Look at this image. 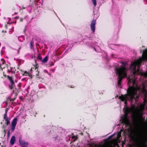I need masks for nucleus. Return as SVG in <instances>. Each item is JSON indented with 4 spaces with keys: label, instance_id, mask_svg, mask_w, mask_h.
I'll list each match as a JSON object with an SVG mask.
<instances>
[{
    "label": "nucleus",
    "instance_id": "1",
    "mask_svg": "<svg viewBox=\"0 0 147 147\" xmlns=\"http://www.w3.org/2000/svg\"><path fill=\"white\" fill-rule=\"evenodd\" d=\"M137 90L134 88L131 87L129 88L127 91V93L126 94H122L119 96V98L122 101H124L125 105L127 104V100L132 102L133 100L136 101L139 98V96L137 95Z\"/></svg>",
    "mask_w": 147,
    "mask_h": 147
},
{
    "label": "nucleus",
    "instance_id": "2",
    "mask_svg": "<svg viewBox=\"0 0 147 147\" xmlns=\"http://www.w3.org/2000/svg\"><path fill=\"white\" fill-rule=\"evenodd\" d=\"M147 61V49L144 50L143 52L142 57L140 58L139 59L136 61L131 63V68L134 70L133 73V76H135L136 74H138V70H136L137 66H139L142 63V61Z\"/></svg>",
    "mask_w": 147,
    "mask_h": 147
},
{
    "label": "nucleus",
    "instance_id": "3",
    "mask_svg": "<svg viewBox=\"0 0 147 147\" xmlns=\"http://www.w3.org/2000/svg\"><path fill=\"white\" fill-rule=\"evenodd\" d=\"M131 109L129 108H127L125 111V115H123L121 119V121L122 123L126 125H127L129 123V120L127 117L128 113L131 112Z\"/></svg>",
    "mask_w": 147,
    "mask_h": 147
},
{
    "label": "nucleus",
    "instance_id": "4",
    "mask_svg": "<svg viewBox=\"0 0 147 147\" xmlns=\"http://www.w3.org/2000/svg\"><path fill=\"white\" fill-rule=\"evenodd\" d=\"M147 141V127L144 131L140 133L139 136V140L138 143L142 142H145Z\"/></svg>",
    "mask_w": 147,
    "mask_h": 147
},
{
    "label": "nucleus",
    "instance_id": "5",
    "mask_svg": "<svg viewBox=\"0 0 147 147\" xmlns=\"http://www.w3.org/2000/svg\"><path fill=\"white\" fill-rule=\"evenodd\" d=\"M121 63L122 65L120 68L116 69V71L123 73L124 74H127V69L126 68L125 66L127 65V63L126 62H122Z\"/></svg>",
    "mask_w": 147,
    "mask_h": 147
},
{
    "label": "nucleus",
    "instance_id": "6",
    "mask_svg": "<svg viewBox=\"0 0 147 147\" xmlns=\"http://www.w3.org/2000/svg\"><path fill=\"white\" fill-rule=\"evenodd\" d=\"M37 65H34L33 67H32L30 71L31 72H33V76H35L37 78H40V76L39 75V72L38 70Z\"/></svg>",
    "mask_w": 147,
    "mask_h": 147
},
{
    "label": "nucleus",
    "instance_id": "7",
    "mask_svg": "<svg viewBox=\"0 0 147 147\" xmlns=\"http://www.w3.org/2000/svg\"><path fill=\"white\" fill-rule=\"evenodd\" d=\"M116 74L118 75V85H120L121 81L123 78H125L127 77V74H124L123 73L121 72H117Z\"/></svg>",
    "mask_w": 147,
    "mask_h": 147
},
{
    "label": "nucleus",
    "instance_id": "8",
    "mask_svg": "<svg viewBox=\"0 0 147 147\" xmlns=\"http://www.w3.org/2000/svg\"><path fill=\"white\" fill-rule=\"evenodd\" d=\"M89 147H113L107 143H105L102 145H98L93 143L89 144Z\"/></svg>",
    "mask_w": 147,
    "mask_h": 147
},
{
    "label": "nucleus",
    "instance_id": "9",
    "mask_svg": "<svg viewBox=\"0 0 147 147\" xmlns=\"http://www.w3.org/2000/svg\"><path fill=\"white\" fill-rule=\"evenodd\" d=\"M18 119L16 118H14L11 122L10 126L11 129L13 132L14 131Z\"/></svg>",
    "mask_w": 147,
    "mask_h": 147
},
{
    "label": "nucleus",
    "instance_id": "10",
    "mask_svg": "<svg viewBox=\"0 0 147 147\" xmlns=\"http://www.w3.org/2000/svg\"><path fill=\"white\" fill-rule=\"evenodd\" d=\"M96 24V20L94 19L91 22L90 24L91 29L93 32L95 30V25Z\"/></svg>",
    "mask_w": 147,
    "mask_h": 147
},
{
    "label": "nucleus",
    "instance_id": "11",
    "mask_svg": "<svg viewBox=\"0 0 147 147\" xmlns=\"http://www.w3.org/2000/svg\"><path fill=\"white\" fill-rule=\"evenodd\" d=\"M19 142L20 145L22 147H27L28 145V143L27 142L21 140V138H19Z\"/></svg>",
    "mask_w": 147,
    "mask_h": 147
},
{
    "label": "nucleus",
    "instance_id": "12",
    "mask_svg": "<svg viewBox=\"0 0 147 147\" xmlns=\"http://www.w3.org/2000/svg\"><path fill=\"white\" fill-rule=\"evenodd\" d=\"M7 78L9 80L10 83V84L12 85H15L14 81V78L13 76H10L8 75L7 76Z\"/></svg>",
    "mask_w": 147,
    "mask_h": 147
},
{
    "label": "nucleus",
    "instance_id": "13",
    "mask_svg": "<svg viewBox=\"0 0 147 147\" xmlns=\"http://www.w3.org/2000/svg\"><path fill=\"white\" fill-rule=\"evenodd\" d=\"M16 141V138L14 136H12L11 139L10 143L11 144L13 145L14 144Z\"/></svg>",
    "mask_w": 147,
    "mask_h": 147
},
{
    "label": "nucleus",
    "instance_id": "14",
    "mask_svg": "<svg viewBox=\"0 0 147 147\" xmlns=\"http://www.w3.org/2000/svg\"><path fill=\"white\" fill-rule=\"evenodd\" d=\"M3 119L5 121V123L7 125H8L10 124V121L7 116L5 117V116H4Z\"/></svg>",
    "mask_w": 147,
    "mask_h": 147
},
{
    "label": "nucleus",
    "instance_id": "15",
    "mask_svg": "<svg viewBox=\"0 0 147 147\" xmlns=\"http://www.w3.org/2000/svg\"><path fill=\"white\" fill-rule=\"evenodd\" d=\"M30 47L31 49H32L34 46V42L33 40H32L30 43Z\"/></svg>",
    "mask_w": 147,
    "mask_h": 147
},
{
    "label": "nucleus",
    "instance_id": "16",
    "mask_svg": "<svg viewBox=\"0 0 147 147\" xmlns=\"http://www.w3.org/2000/svg\"><path fill=\"white\" fill-rule=\"evenodd\" d=\"M140 122L142 123H144L145 122L142 121L143 117L142 115H140L139 116Z\"/></svg>",
    "mask_w": 147,
    "mask_h": 147
},
{
    "label": "nucleus",
    "instance_id": "17",
    "mask_svg": "<svg viewBox=\"0 0 147 147\" xmlns=\"http://www.w3.org/2000/svg\"><path fill=\"white\" fill-rule=\"evenodd\" d=\"M48 57L46 56L45 57V58L43 59L42 61L43 63H45L48 60Z\"/></svg>",
    "mask_w": 147,
    "mask_h": 147
},
{
    "label": "nucleus",
    "instance_id": "18",
    "mask_svg": "<svg viewBox=\"0 0 147 147\" xmlns=\"http://www.w3.org/2000/svg\"><path fill=\"white\" fill-rule=\"evenodd\" d=\"M17 96V94H16L15 97L13 98L10 99V101H14L16 99V97Z\"/></svg>",
    "mask_w": 147,
    "mask_h": 147
},
{
    "label": "nucleus",
    "instance_id": "19",
    "mask_svg": "<svg viewBox=\"0 0 147 147\" xmlns=\"http://www.w3.org/2000/svg\"><path fill=\"white\" fill-rule=\"evenodd\" d=\"M93 5L94 6V7H96V0H92Z\"/></svg>",
    "mask_w": 147,
    "mask_h": 147
},
{
    "label": "nucleus",
    "instance_id": "20",
    "mask_svg": "<svg viewBox=\"0 0 147 147\" xmlns=\"http://www.w3.org/2000/svg\"><path fill=\"white\" fill-rule=\"evenodd\" d=\"M8 110V109L7 108L5 109V113L4 115V116H5V117H6L7 116V113Z\"/></svg>",
    "mask_w": 147,
    "mask_h": 147
},
{
    "label": "nucleus",
    "instance_id": "21",
    "mask_svg": "<svg viewBox=\"0 0 147 147\" xmlns=\"http://www.w3.org/2000/svg\"><path fill=\"white\" fill-rule=\"evenodd\" d=\"M72 139H74L73 141H76L78 138V137L76 136H74L72 137Z\"/></svg>",
    "mask_w": 147,
    "mask_h": 147
},
{
    "label": "nucleus",
    "instance_id": "22",
    "mask_svg": "<svg viewBox=\"0 0 147 147\" xmlns=\"http://www.w3.org/2000/svg\"><path fill=\"white\" fill-rule=\"evenodd\" d=\"M37 59H39L41 61L42 57L39 54H38V55L37 57Z\"/></svg>",
    "mask_w": 147,
    "mask_h": 147
},
{
    "label": "nucleus",
    "instance_id": "23",
    "mask_svg": "<svg viewBox=\"0 0 147 147\" xmlns=\"http://www.w3.org/2000/svg\"><path fill=\"white\" fill-rule=\"evenodd\" d=\"M15 85H9V88L11 90L13 89V87H14V86Z\"/></svg>",
    "mask_w": 147,
    "mask_h": 147
},
{
    "label": "nucleus",
    "instance_id": "24",
    "mask_svg": "<svg viewBox=\"0 0 147 147\" xmlns=\"http://www.w3.org/2000/svg\"><path fill=\"white\" fill-rule=\"evenodd\" d=\"M26 76H28L31 78H32V75L30 74L29 73L28 74V75H25Z\"/></svg>",
    "mask_w": 147,
    "mask_h": 147
},
{
    "label": "nucleus",
    "instance_id": "25",
    "mask_svg": "<svg viewBox=\"0 0 147 147\" xmlns=\"http://www.w3.org/2000/svg\"><path fill=\"white\" fill-rule=\"evenodd\" d=\"M2 64L3 65V64H5L6 63V62L4 60V59H3V60H2Z\"/></svg>",
    "mask_w": 147,
    "mask_h": 147
},
{
    "label": "nucleus",
    "instance_id": "26",
    "mask_svg": "<svg viewBox=\"0 0 147 147\" xmlns=\"http://www.w3.org/2000/svg\"><path fill=\"white\" fill-rule=\"evenodd\" d=\"M113 136V135H111L109 136V137H108V139H111L112 138Z\"/></svg>",
    "mask_w": 147,
    "mask_h": 147
},
{
    "label": "nucleus",
    "instance_id": "27",
    "mask_svg": "<svg viewBox=\"0 0 147 147\" xmlns=\"http://www.w3.org/2000/svg\"><path fill=\"white\" fill-rule=\"evenodd\" d=\"M21 47H20V48H19L18 50V54H19V53H20L19 51H20V49H21Z\"/></svg>",
    "mask_w": 147,
    "mask_h": 147
},
{
    "label": "nucleus",
    "instance_id": "28",
    "mask_svg": "<svg viewBox=\"0 0 147 147\" xmlns=\"http://www.w3.org/2000/svg\"><path fill=\"white\" fill-rule=\"evenodd\" d=\"M3 76L5 77H7V76L5 74H4V72L3 73Z\"/></svg>",
    "mask_w": 147,
    "mask_h": 147
},
{
    "label": "nucleus",
    "instance_id": "29",
    "mask_svg": "<svg viewBox=\"0 0 147 147\" xmlns=\"http://www.w3.org/2000/svg\"><path fill=\"white\" fill-rule=\"evenodd\" d=\"M24 74H27L26 75H28V74H29V73L27 72L26 71H25L24 72Z\"/></svg>",
    "mask_w": 147,
    "mask_h": 147
},
{
    "label": "nucleus",
    "instance_id": "30",
    "mask_svg": "<svg viewBox=\"0 0 147 147\" xmlns=\"http://www.w3.org/2000/svg\"><path fill=\"white\" fill-rule=\"evenodd\" d=\"M23 19L22 18H20V22H22L23 21Z\"/></svg>",
    "mask_w": 147,
    "mask_h": 147
},
{
    "label": "nucleus",
    "instance_id": "31",
    "mask_svg": "<svg viewBox=\"0 0 147 147\" xmlns=\"http://www.w3.org/2000/svg\"><path fill=\"white\" fill-rule=\"evenodd\" d=\"M0 69L2 70H3V68L1 67V64L0 63Z\"/></svg>",
    "mask_w": 147,
    "mask_h": 147
},
{
    "label": "nucleus",
    "instance_id": "32",
    "mask_svg": "<svg viewBox=\"0 0 147 147\" xmlns=\"http://www.w3.org/2000/svg\"><path fill=\"white\" fill-rule=\"evenodd\" d=\"M44 72H45V73H47V74L48 73H49L48 72V71L47 70H44Z\"/></svg>",
    "mask_w": 147,
    "mask_h": 147
},
{
    "label": "nucleus",
    "instance_id": "33",
    "mask_svg": "<svg viewBox=\"0 0 147 147\" xmlns=\"http://www.w3.org/2000/svg\"><path fill=\"white\" fill-rule=\"evenodd\" d=\"M7 71L8 73H9L11 72V71H10L8 69H7Z\"/></svg>",
    "mask_w": 147,
    "mask_h": 147
},
{
    "label": "nucleus",
    "instance_id": "34",
    "mask_svg": "<svg viewBox=\"0 0 147 147\" xmlns=\"http://www.w3.org/2000/svg\"><path fill=\"white\" fill-rule=\"evenodd\" d=\"M10 68H11V70H12L13 69V67H11Z\"/></svg>",
    "mask_w": 147,
    "mask_h": 147
},
{
    "label": "nucleus",
    "instance_id": "35",
    "mask_svg": "<svg viewBox=\"0 0 147 147\" xmlns=\"http://www.w3.org/2000/svg\"><path fill=\"white\" fill-rule=\"evenodd\" d=\"M5 28H7V25L5 24Z\"/></svg>",
    "mask_w": 147,
    "mask_h": 147
},
{
    "label": "nucleus",
    "instance_id": "36",
    "mask_svg": "<svg viewBox=\"0 0 147 147\" xmlns=\"http://www.w3.org/2000/svg\"><path fill=\"white\" fill-rule=\"evenodd\" d=\"M48 75H49L50 76H51V74L50 73H48L47 74Z\"/></svg>",
    "mask_w": 147,
    "mask_h": 147
},
{
    "label": "nucleus",
    "instance_id": "37",
    "mask_svg": "<svg viewBox=\"0 0 147 147\" xmlns=\"http://www.w3.org/2000/svg\"><path fill=\"white\" fill-rule=\"evenodd\" d=\"M137 147H141V146L138 145Z\"/></svg>",
    "mask_w": 147,
    "mask_h": 147
},
{
    "label": "nucleus",
    "instance_id": "38",
    "mask_svg": "<svg viewBox=\"0 0 147 147\" xmlns=\"http://www.w3.org/2000/svg\"><path fill=\"white\" fill-rule=\"evenodd\" d=\"M144 92H145V91L146 92V90L145 89H144Z\"/></svg>",
    "mask_w": 147,
    "mask_h": 147
},
{
    "label": "nucleus",
    "instance_id": "39",
    "mask_svg": "<svg viewBox=\"0 0 147 147\" xmlns=\"http://www.w3.org/2000/svg\"><path fill=\"white\" fill-rule=\"evenodd\" d=\"M19 18V17H16V18Z\"/></svg>",
    "mask_w": 147,
    "mask_h": 147
},
{
    "label": "nucleus",
    "instance_id": "40",
    "mask_svg": "<svg viewBox=\"0 0 147 147\" xmlns=\"http://www.w3.org/2000/svg\"><path fill=\"white\" fill-rule=\"evenodd\" d=\"M9 131H8V134H9Z\"/></svg>",
    "mask_w": 147,
    "mask_h": 147
},
{
    "label": "nucleus",
    "instance_id": "41",
    "mask_svg": "<svg viewBox=\"0 0 147 147\" xmlns=\"http://www.w3.org/2000/svg\"><path fill=\"white\" fill-rule=\"evenodd\" d=\"M22 8L23 9H24L25 8V7H23Z\"/></svg>",
    "mask_w": 147,
    "mask_h": 147
},
{
    "label": "nucleus",
    "instance_id": "42",
    "mask_svg": "<svg viewBox=\"0 0 147 147\" xmlns=\"http://www.w3.org/2000/svg\"><path fill=\"white\" fill-rule=\"evenodd\" d=\"M14 90H13V93H14Z\"/></svg>",
    "mask_w": 147,
    "mask_h": 147
},
{
    "label": "nucleus",
    "instance_id": "43",
    "mask_svg": "<svg viewBox=\"0 0 147 147\" xmlns=\"http://www.w3.org/2000/svg\"><path fill=\"white\" fill-rule=\"evenodd\" d=\"M4 132H5V130H4Z\"/></svg>",
    "mask_w": 147,
    "mask_h": 147
},
{
    "label": "nucleus",
    "instance_id": "44",
    "mask_svg": "<svg viewBox=\"0 0 147 147\" xmlns=\"http://www.w3.org/2000/svg\"><path fill=\"white\" fill-rule=\"evenodd\" d=\"M2 32H4V31H3H3H2Z\"/></svg>",
    "mask_w": 147,
    "mask_h": 147
},
{
    "label": "nucleus",
    "instance_id": "45",
    "mask_svg": "<svg viewBox=\"0 0 147 147\" xmlns=\"http://www.w3.org/2000/svg\"><path fill=\"white\" fill-rule=\"evenodd\" d=\"M1 124H2V122H1Z\"/></svg>",
    "mask_w": 147,
    "mask_h": 147
},
{
    "label": "nucleus",
    "instance_id": "46",
    "mask_svg": "<svg viewBox=\"0 0 147 147\" xmlns=\"http://www.w3.org/2000/svg\"><path fill=\"white\" fill-rule=\"evenodd\" d=\"M2 147H4L3 146H2Z\"/></svg>",
    "mask_w": 147,
    "mask_h": 147
},
{
    "label": "nucleus",
    "instance_id": "47",
    "mask_svg": "<svg viewBox=\"0 0 147 147\" xmlns=\"http://www.w3.org/2000/svg\"><path fill=\"white\" fill-rule=\"evenodd\" d=\"M12 73H13V71H12Z\"/></svg>",
    "mask_w": 147,
    "mask_h": 147
}]
</instances>
